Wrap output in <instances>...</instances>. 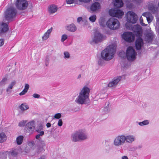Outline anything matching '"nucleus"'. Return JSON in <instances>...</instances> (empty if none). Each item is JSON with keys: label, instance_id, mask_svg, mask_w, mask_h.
I'll list each match as a JSON object with an SVG mask.
<instances>
[{"label": "nucleus", "instance_id": "nucleus-24", "mask_svg": "<svg viewBox=\"0 0 159 159\" xmlns=\"http://www.w3.org/2000/svg\"><path fill=\"white\" fill-rule=\"evenodd\" d=\"M66 28L67 30L71 32H74L77 29L76 26L73 24L68 25Z\"/></svg>", "mask_w": 159, "mask_h": 159}, {"label": "nucleus", "instance_id": "nucleus-19", "mask_svg": "<svg viewBox=\"0 0 159 159\" xmlns=\"http://www.w3.org/2000/svg\"><path fill=\"white\" fill-rule=\"evenodd\" d=\"M124 139L125 142L130 144L135 140V137L133 135L130 134L127 136L124 135Z\"/></svg>", "mask_w": 159, "mask_h": 159}, {"label": "nucleus", "instance_id": "nucleus-51", "mask_svg": "<svg viewBox=\"0 0 159 159\" xmlns=\"http://www.w3.org/2000/svg\"><path fill=\"white\" fill-rule=\"evenodd\" d=\"M143 19L142 17V16H141L140 18V23L141 25L143 26H145L147 25H146L144 23H143Z\"/></svg>", "mask_w": 159, "mask_h": 159}, {"label": "nucleus", "instance_id": "nucleus-29", "mask_svg": "<svg viewBox=\"0 0 159 159\" xmlns=\"http://www.w3.org/2000/svg\"><path fill=\"white\" fill-rule=\"evenodd\" d=\"M57 10V7L54 5H51L49 6L48 11L50 13H53L56 12Z\"/></svg>", "mask_w": 159, "mask_h": 159}, {"label": "nucleus", "instance_id": "nucleus-53", "mask_svg": "<svg viewBox=\"0 0 159 159\" xmlns=\"http://www.w3.org/2000/svg\"><path fill=\"white\" fill-rule=\"evenodd\" d=\"M151 17H152V16H149L148 17L146 18V19L147 20V21H148V23H150L152 21V20Z\"/></svg>", "mask_w": 159, "mask_h": 159}, {"label": "nucleus", "instance_id": "nucleus-17", "mask_svg": "<svg viewBox=\"0 0 159 159\" xmlns=\"http://www.w3.org/2000/svg\"><path fill=\"white\" fill-rule=\"evenodd\" d=\"M36 131L38 133V134L35 136V138L37 139H39L41 136H43L44 134L43 131V127L42 125H40L37 127Z\"/></svg>", "mask_w": 159, "mask_h": 159}, {"label": "nucleus", "instance_id": "nucleus-27", "mask_svg": "<svg viewBox=\"0 0 159 159\" xmlns=\"http://www.w3.org/2000/svg\"><path fill=\"white\" fill-rule=\"evenodd\" d=\"M114 6L118 8L122 7L123 5V2L122 0H113Z\"/></svg>", "mask_w": 159, "mask_h": 159}, {"label": "nucleus", "instance_id": "nucleus-64", "mask_svg": "<svg viewBox=\"0 0 159 159\" xmlns=\"http://www.w3.org/2000/svg\"><path fill=\"white\" fill-rule=\"evenodd\" d=\"M39 159H45V158L44 156H41Z\"/></svg>", "mask_w": 159, "mask_h": 159}, {"label": "nucleus", "instance_id": "nucleus-52", "mask_svg": "<svg viewBox=\"0 0 159 159\" xmlns=\"http://www.w3.org/2000/svg\"><path fill=\"white\" fill-rule=\"evenodd\" d=\"M27 92L26 90H25L24 89L22 91L19 93V94L20 96L23 95H25Z\"/></svg>", "mask_w": 159, "mask_h": 159}, {"label": "nucleus", "instance_id": "nucleus-54", "mask_svg": "<svg viewBox=\"0 0 159 159\" xmlns=\"http://www.w3.org/2000/svg\"><path fill=\"white\" fill-rule=\"evenodd\" d=\"M11 70H12V71L11 74V75L12 76H13L15 75V70L13 68H11Z\"/></svg>", "mask_w": 159, "mask_h": 159}, {"label": "nucleus", "instance_id": "nucleus-37", "mask_svg": "<svg viewBox=\"0 0 159 159\" xmlns=\"http://www.w3.org/2000/svg\"><path fill=\"white\" fill-rule=\"evenodd\" d=\"M137 122L138 123L139 125L140 126L148 125L149 123V120H145L141 122Z\"/></svg>", "mask_w": 159, "mask_h": 159}, {"label": "nucleus", "instance_id": "nucleus-22", "mask_svg": "<svg viewBox=\"0 0 159 159\" xmlns=\"http://www.w3.org/2000/svg\"><path fill=\"white\" fill-rule=\"evenodd\" d=\"M112 147L109 144L106 145L103 149V152L106 154H110L112 152Z\"/></svg>", "mask_w": 159, "mask_h": 159}, {"label": "nucleus", "instance_id": "nucleus-40", "mask_svg": "<svg viewBox=\"0 0 159 159\" xmlns=\"http://www.w3.org/2000/svg\"><path fill=\"white\" fill-rule=\"evenodd\" d=\"M38 141V142L37 143V146L39 147H42L45 145V143L43 141L39 139L36 140Z\"/></svg>", "mask_w": 159, "mask_h": 159}, {"label": "nucleus", "instance_id": "nucleus-25", "mask_svg": "<svg viewBox=\"0 0 159 159\" xmlns=\"http://www.w3.org/2000/svg\"><path fill=\"white\" fill-rule=\"evenodd\" d=\"M52 30V28L48 29L42 36V39L43 41L47 40L49 37V35Z\"/></svg>", "mask_w": 159, "mask_h": 159}, {"label": "nucleus", "instance_id": "nucleus-48", "mask_svg": "<svg viewBox=\"0 0 159 159\" xmlns=\"http://www.w3.org/2000/svg\"><path fill=\"white\" fill-rule=\"evenodd\" d=\"M104 60L102 58H100L98 61V64L100 66H102L104 63Z\"/></svg>", "mask_w": 159, "mask_h": 159}, {"label": "nucleus", "instance_id": "nucleus-2", "mask_svg": "<svg viewBox=\"0 0 159 159\" xmlns=\"http://www.w3.org/2000/svg\"><path fill=\"white\" fill-rule=\"evenodd\" d=\"M116 48L113 44L110 45L102 51L101 57L105 61H109L112 59L115 53Z\"/></svg>", "mask_w": 159, "mask_h": 159}, {"label": "nucleus", "instance_id": "nucleus-59", "mask_svg": "<svg viewBox=\"0 0 159 159\" xmlns=\"http://www.w3.org/2000/svg\"><path fill=\"white\" fill-rule=\"evenodd\" d=\"M4 43V40L2 39H0V47L2 46Z\"/></svg>", "mask_w": 159, "mask_h": 159}, {"label": "nucleus", "instance_id": "nucleus-41", "mask_svg": "<svg viewBox=\"0 0 159 159\" xmlns=\"http://www.w3.org/2000/svg\"><path fill=\"white\" fill-rule=\"evenodd\" d=\"M50 58V56L49 55H47L45 59V63L46 66H48L49 64Z\"/></svg>", "mask_w": 159, "mask_h": 159}, {"label": "nucleus", "instance_id": "nucleus-45", "mask_svg": "<svg viewBox=\"0 0 159 159\" xmlns=\"http://www.w3.org/2000/svg\"><path fill=\"white\" fill-rule=\"evenodd\" d=\"M67 38V35L66 34H64L62 35L61 41L62 42H63Z\"/></svg>", "mask_w": 159, "mask_h": 159}, {"label": "nucleus", "instance_id": "nucleus-10", "mask_svg": "<svg viewBox=\"0 0 159 159\" xmlns=\"http://www.w3.org/2000/svg\"><path fill=\"white\" fill-rule=\"evenodd\" d=\"M125 143L124 135H120L116 136L113 142L114 145L116 147H119L123 145Z\"/></svg>", "mask_w": 159, "mask_h": 159}, {"label": "nucleus", "instance_id": "nucleus-16", "mask_svg": "<svg viewBox=\"0 0 159 159\" xmlns=\"http://www.w3.org/2000/svg\"><path fill=\"white\" fill-rule=\"evenodd\" d=\"M145 40L148 42L152 41L154 37V34L151 30H147L145 33Z\"/></svg>", "mask_w": 159, "mask_h": 159}, {"label": "nucleus", "instance_id": "nucleus-36", "mask_svg": "<svg viewBox=\"0 0 159 159\" xmlns=\"http://www.w3.org/2000/svg\"><path fill=\"white\" fill-rule=\"evenodd\" d=\"M23 138V136L21 135L19 136L17 138L16 142L18 145H20L22 143Z\"/></svg>", "mask_w": 159, "mask_h": 159}, {"label": "nucleus", "instance_id": "nucleus-9", "mask_svg": "<svg viewBox=\"0 0 159 159\" xmlns=\"http://www.w3.org/2000/svg\"><path fill=\"white\" fill-rule=\"evenodd\" d=\"M15 4L16 8L20 10H25L28 5L26 0H16Z\"/></svg>", "mask_w": 159, "mask_h": 159}, {"label": "nucleus", "instance_id": "nucleus-18", "mask_svg": "<svg viewBox=\"0 0 159 159\" xmlns=\"http://www.w3.org/2000/svg\"><path fill=\"white\" fill-rule=\"evenodd\" d=\"M143 39L140 37L138 38L135 42V47L137 50H139L143 45Z\"/></svg>", "mask_w": 159, "mask_h": 159}, {"label": "nucleus", "instance_id": "nucleus-3", "mask_svg": "<svg viewBox=\"0 0 159 159\" xmlns=\"http://www.w3.org/2000/svg\"><path fill=\"white\" fill-rule=\"evenodd\" d=\"M126 28L129 30H132L137 37H139L141 36L142 30L139 25H133L131 24L126 23L125 25Z\"/></svg>", "mask_w": 159, "mask_h": 159}, {"label": "nucleus", "instance_id": "nucleus-12", "mask_svg": "<svg viewBox=\"0 0 159 159\" xmlns=\"http://www.w3.org/2000/svg\"><path fill=\"white\" fill-rule=\"evenodd\" d=\"M109 15L111 16L116 17L119 18H121L124 15L123 12L119 9H112L109 11Z\"/></svg>", "mask_w": 159, "mask_h": 159}, {"label": "nucleus", "instance_id": "nucleus-14", "mask_svg": "<svg viewBox=\"0 0 159 159\" xmlns=\"http://www.w3.org/2000/svg\"><path fill=\"white\" fill-rule=\"evenodd\" d=\"M35 128V122L32 120L26 124L25 129L26 132L31 133Z\"/></svg>", "mask_w": 159, "mask_h": 159}, {"label": "nucleus", "instance_id": "nucleus-35", "mask_svg": "<svg viewBox=\"0 0 159 159\" xmlns=\"http://www.w3.org/2000/svg\"><path fill=\"white\" fill-rule=\"evenodd\" d=\"M38 142V141H37L36 140L33 141L29 142L28 145L31 148H34L36 145L37 146V143Z\"/></svg>", "mask_w": 159, "mask_h": 159}, {"label": "nucleus", "instance_id": "nucleus-39", "mask_svg": "<svg viewBox=\"0 0 159 159\" xmlns=\"http://www.w3.org/2000/svg\"><path fill=\"white\" fill-rule=\"evenodd\" d=\"M20 108L21 110L23 111L28 109L29 107L27 105L25 104H22L20 106Z\"/></svg>", "mask_w": 159, "mask_h": 159}, {"label": "nucleus", "instance_id": "nucleus-42", "mask_svg": "<svg viewBox=\"0 0 159 159\" xmlns=\"http://www.w3.org/2000/svg\"><path fill=\"white\" fill-rule=\"evenodd\" d=\"M96 19V16L95 15H93L90 16L89 18V19L90 21L92 22H93L95 21Z\"/></svg>", "mask_w": 159, "mask_h": 159}, {"label": "nucleus", "instance_id": "nucleus-4", "mask_svg": "<svg viewBox=\"0 0 159 159\" xmlns=\"http://www.w3.org/2000/svg\"><path fill=\"white\" fill-rule=\"evenodd\" d=\"M106 25L111 30H115L119 28L120 23L117 19L111 17L107 22Z\"/></svg>", "mask_w": 159, "mask_h": 159}, {"label": "nucleus", "instance_id": "nucleus-58", "mask_svg": "<svg viewBox=\"0 0 159 159\" xmlns=\"http://www.w3.org/2000/svg\"><path fill=\"white\" fill-rule=\"evenodd\" d=\"M33 97L35 98H39L40 95L36 93H34L33 95Z\"/></svg>", "mask_w": 159, "mask_h": 159}, {"label": "nucleus", "instance_id": "nucleus-21", "mask_svg": "<svg viewBox=\"0 0 159 159\" xmlns=\"http://www.w3.org/2000/svg\"><path fill=\"white\" fill-rule=\"evenodd\" d=\"M80 141H81L85 140L88 138V136L87 134L83 131H78Z\"/></svg>", "mask_w": 159, "mask_h": 159}, {"label": "nucleus", "instance_id": "nucleus-44", "mask_svg": "<svg viewBox=\"0 0 159 159\" xmlns=\"http://www.w3.org/2000/svg\"><path fill=\"white\" fill-rule=\"evenodd\" d=\"M132 2L137 5H140L143 2V0H132Z\"/></svg>", "mask_w": 159, "mask_h": 159}, {"label": "nucleus", "instance_id": "nucleus-30", "mask_svg": "<svg viewBox=\"0 0 159 159\" xmlns=\"http://www.w3.org/2000/svg\"><path fill=\"white\" fill-rule=\"evenodd\" d=\"M16 81L15 80L12 81L8 85L6 89V92L8 93H10L11 92V89L13 88V86L16 84Z\"/></svg>", "mask_w": 159, "mask_h": 159}, {"label": "nucleus", "instance_id": "nucleus-6", "mask_svg": "<svg viewBox=\"0 0 159 159\" xmlns=\"http://www.w3.org/2000/svg\"><path fill=\"white\" fill-rule=\"evenodd\" d=\"M104 39V37L102 34L98 32H96L95 33L92 39L89 41V43L91 44H94L102 42Z\"/></svg>", "mask_w": 159, "mask_h": 159}, {"label": "nucleus", "instance_id": "nucleus-57", "mask_svg": "<svg viewBox=\"0 0 159 159\" xmlns=\"http://www.w3.org/2000/svg\"><path fill=\"white\" fill-rule=\"evenodd\" d=\"M25 123V122L24 121L21 122L19 123V126H24Z\"/></svg>", "mask_w": 159, "mask_h": 159}, {"label": "nucleus", "instance_id": "nucleus-23", "mask_svg": "<svg viewBox=\"0 0 159 159\" xmlns=\"http://www.w3.org/2000/svg\"><path fill=\"white\" fill-rule=\"evenodd\" d=\"M71 139L72 141L74 142L80 141L79 135L78 131L72 134L71 136Z\"/></svg>", "mask_w": 159, "mask_h": 159}, {"label": "nucleus", "instance_id": "nucleus-8", "mask_svg": "<svg viewBox=\"0 0 159 159\" xmlns=\"http://www.w3.org/2000/svg\"><path fill=\"white\" fill-rule=\"evenodd\" d=\"M126 20L127 23L134 24L136 23L137 20V16L132 11H129L126 14Z\"/></svg>", "mask_w": 159, "mask_h": 159}, {"label": "nucleus", "instance_id": "nucleus-43", "mask_svg": "<svg viewBox=\"0 0 159 159\" xmlns=\"http://www.w3.org/2000/svg\"><path fill=\"white\" fill-rule=\"evenodd\" d=\"M64 57L65 59H69L70 57V54L68 52H64Z\"/></svg>", "mask_w": 159, "mask_h": 159}, {"label": "nucleus", "instance_id": "nucleus-62", "mask_svg": "<svg viewBox=\"0 0 159 159\" xmlns=\"http://www.w3.org/2000/svg\"><path fill=\"white\" fill-rule=\"evenodd\" d=\"M121 159H128V158L127 156H124L121 157Z\"/></svg>", "mask_w": 159, "mask_h": 159}, {"label": "nucleus", "instance_id": "nucleus-61", "mask_svg": "<svg viewBox=\"0 0 159 159\" xmlns=\"http://www.w3.org/2000/svg\"><path fill=\"white\" fill-rule=\"evenodd\" d=\"M82 20V18L81 17H80L77 18V22L79 23Z\"/></svg>", "mask_w": 159, "mask_h": 159}, {"label": "nucleus", "instance_id": "nucleus-13", "mask_svg": "<svg viewBox=\"0 0 159 159\" xmlns=\"http://www.w3.org/2000/svg\"><path fill=\"white\" fill-rule=\"evenodd\" d=\"M122 37L125 40L129 42L133 41L134 39V36L132 32L124 33L122 35Z\"/></svg>", "mask_w": 159, "mask_h": 159}, {"label": "nucleus", "instance_id": "nucleus-38", "mask_svg": "<svg viewBox=\"0 0 159 159\" xmlns=\"http://www.w3.org/2000/svg\"><path fill=\"white\" fill-rule=\"evenodd\" d=\"M7 78L5 77L3 78L2 80L0 82V86H4L7 83Z\"/></svg>", "mask_w": 159, "mask_h": 159}, {"label": "nucleus", "instance_id": "nucleus-1", "mask_svg": "<svg viewBox=\"0 0 159 159\" xmlns=\"http://www.w3.org/2000/svg\"><path fill=\"white\" fill-rule=\"evenodd\" d=\"M90 89L85 86L80 90L75 102L79 104H86L89 99Z\"/></svg>", "mask_w": 159, "mask_h": 159}, {"label": "nucleus", "instance_id": "nucleus-46", "mask_svg": "<svg viewBox=\"0 0 159 159\" xmlns=\"http://www.w3.org/2000/svg\"><path fill=\"white\" fill-rule=\"evenodd\" d=\"M61 116V113H58L55 114L54 116V118L56 119H59L60 118Z\"/></svg>", "mask_w": 159, "mask_h": 159}, {"label": "nucleus", "instance_id": "nucleus-26", "mask_svg": "<svg viewBox=\"0 0 159 159\" xmlns=\"http://www.w3.org/2000/svg\"><path fill=\"white\" fill-rule=\"evenodd\" d=\"M100 7V4L98 2L93 3L90 7V9L92 11H95L98 9Z\"/></svg>", "mask_w": 159, "mask_h": 159}, {"label": "nucleus", "instance_id": "nucleus-28", "mask_svg": "<svg viewBox=\"0 0 159 159\" xmlns=\"http://www.w3.org/2000/svg\"><path fill=\"white\" fill-rule=\"evenodd\" d=\"M5 153L6 155H7L9 156L13 157H16L17 154V152L16 150L11 151L10 152L6 151Z\"/></svg>", "mask_w": 159, "mask_h": 159}, {"label": "nucleus", "instance_id": "nucleus-55", "mask_svg": "<svg viewBox=\"0 0 159 159\" xmlns=\"http://www.w3.org/2000/svg\"><path fill=\"white\" fill-rule=\"evenodd\" d=\"M63 124L62 121L61 119H59L58 120L57 125L59 126H61Z\"/></svg>", "mask_w": 159, "mask_h": 159}, {"label": "nucleus", "instance_id": "nucleus-20", "mask_svg": "<svg viewBox=\"0 0 159 159\" xmlns=\"http://www.w3.org/2000/svg\"><path fill=\"white\" fill-rule=\"evenodd\" d=\"M8 30V27L7 24L2 22L0 23V34L5 33Z\"/></svg>", "mask_w": 159, "mask_h": 159}, {"label": "nucleus", "instance_id": "nucleus-60", "mask_svg": "<svg viewBox=\"0 0 159 159\" xmlns=\"http://www.w3.org/2000/svg\"><path fill=\"white\" fill-rule=\"evenodd\" d=\"M142 145L141 144L139 145L136 148V149H140L142 148Z\"/></svg>", "mask_w": 159, "mask_h": 159}, {"label": "nucleus", "instance_id": "nucleus-50", "mask_svg": "<svg viewBox=\"0 0 159 159\" xmlns=\"http://www.w3.org/2000/svg\"><path fill=\"white\" fill-rule=\"evenodd\" d=\"M99 25L102 27L105 26V23L104 20H101L99 22Z\"/></svg>", "mask_w": 159, "mask_h": 159}, {"label": "nucleus", "instance_id": "nucleus-15", "mask_svg": "<svg viewBox=\"0 0 159 159\" xmlns=\"http://www.w3.org/2000/svg\"><path fill=\"white\" fill-rule=\"evenodd\" d=\"M148 8L149 11L153 14L157 13L158 11V8L154 4L152 1H151L148 3Z\"/></svg>", "mask_w": 159, "mask_h": 159}, {"label": "nucleus", "instance_id": "nucleus-11", "mask_svg": "<svg viewBox=\"0 0 159 159\" xmlns=\"http://www.w3.org/2000/svg\"><path fill=\"white\" fill-rule=\"evenodd\" d=\"M125 76L123 75L121 76H117L113 78L112 80L110 81L107 84V86L109 87H116L118 83L122 78L125 79Z\"/></svg>", "mask_w": 159, "mask_h": 159}, {"label": "nucleus", "instance_id": "nucleus-49", "mask_svg": "<svg viewBox=\"0 0 159 159\" xmlns=\"http://www.w3.org/2000/svg\"><path fill=\"white\" fill-rule=\"evenodd\" d=\"M118 55L121 58H124L125 56V52L124 51H121L118 54Z\"/></svg>", "mask_w": 159, "mask_h": 159}, {"label": "nucleus", "instance_id": "nucleus-47", "mask_svg": "<svg viewBox=\"0 0 159 159\" xmlns=\"http://www.w3.org/2000/svg\"><path fill=\"white\" fill-rule=\"evenodd\" d=\"M143 16H145L146 18L148 17L149 16H151V14L149 12H147L143 13L142 14Z\"/></svg>", "mask_w": 159, "mask_h": 159}, {"label": "nucleus", "instance_id": "nucleus-63", "mask_svg": "<svg viewBox=\"0 0 159 159\" xmlns=\"http://www.w3.org/2000/svg\"><path fill=\"white\" fill-rule=\"evenodd\" d=\"M46 126L48 128L50 127L51 126V124L50 123H48L46 124Z\"/></svg>", "mask_w": 159, "mask_h": 159}, {"label": "nucleus", "instance_id": "nucleus-5", "mask_svg": "<svg viewBox=\"0 0 159 159\" xmlns=\"http://www.w3.org/2000/svg\"><path fill=\"white\" fill-rule=\"evenodd\" d=\"M16 13L17 11L15 8L13 7L8 8L5 12V19L7 21H11L15 17Z\"/></svg>", "mask_w": 159, "mask_h": 159}, {"label": "nucleus", "instance_id": "nucleus-33", "mask_svg": "<svg viewBox=\"0 0 159 159\" xmlns=\"http://www.w3.org/2000/svg\"><path fill=\"white\" fill-rule=\"evenodd\" d=\"M110 103L109 102H107L106 103L105 106L103 108V111L105 113H107L110 111V108L109 107Z\"/></svg>", "mask_w": 159, "mask_h": 159}, {"label": "nucleus", "instance_id": "nucleus-31", "mask_svg": "<svg viewBox=\"0 0 159 159\" xmlns=\"http://www.w3.org/2000/svg\"><path fill=\"white\" fill-rule=\"evenodd\" d=\"M106 92V89H103L101 90L100 93H98V95L99 96L101 99H103L107 96V95L105 94Z\"/></svg>", "mask_w": 159, "mask_h": 159}, {"label": "nucleus", "instance_id": "nucleus-34", "mask_svg": "<svg viewBox=\"0 0 159 159\" xmlns=\"http://www.w3.org/2000/svg\"><path fill=\"white\" fill-rule=\"evenodd\" d=\"M81 2H88L90 1V0H79ZM67 4H71L75 2V0H66Z\"/></svg>", "mask_w": 159, "mask_h": 159}, {"label": "nucleus", "instance_id": "nucleus-56", "mask_svg": "<svg viewBox=\"0 0 159 159\" xmlns=\"http://www.w3.org/2000/svg\"><path fill=\"white\" fill-rule=\"evenodd\" d=\"M29 85L27 84H25V88H24V89L25 90H26V91L27 92L28 90L29 89Z\"/></svg>", "mask_w": 159, "mask_h": 159}, {"label": "nucleus", "instance_id": "nucleus-32", "mask_svg": "<svg viewBox=\"0 0 159 159\" xmlns=\"http://www.w3.org/2000/svg\"><path fill=\"white\" fill-rule=\"evenodd\" d=\"M7 139V137L4 133H0V143H3Z\"/></svg>", "mask_w": 159, "mask_h": 159}, {"label": "nucleus", "instance_id": "nucleus-7", "mask_svg": "<svg viewBox=\"0 0 159 159\" xmlns=\"http://www.w3.org/2000/svg\"><path fill=\"white\" fill-rule=\"evenodd\" d=\"M136 52L133 48L131 46L129 47L126 52V56L128 60L134 61L135 58Z\"/></svg>", "mask_w": 159, "mask_h": 159}]
</instances>
